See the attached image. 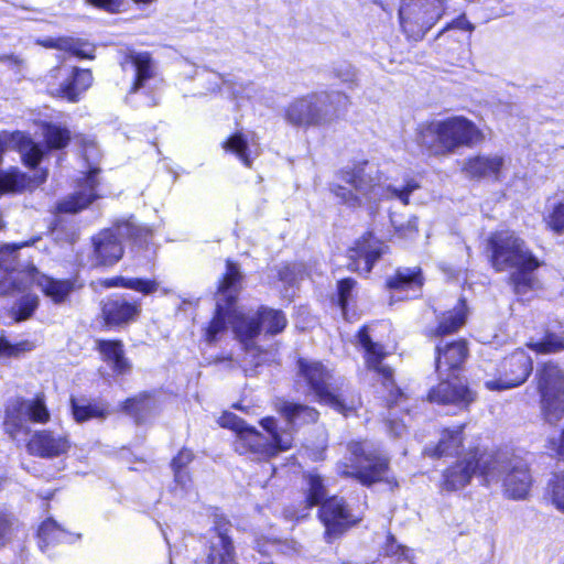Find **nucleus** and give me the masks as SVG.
<instances>
[{
	"label": "nucleus",
	"mask_w": 564,
	"mask_h": 564,
	"mask_svg": "<svg viewBox=\"0 0 564 564\" xmlns=\"http://www.w3.org/2000/svg\"><path fill=\"white\" fill-rule=\"evenodd\" d=\"M437 325L429 330L430 337H443L456 333L467 319V307L465 300L459 299L452 310L437 315Z\"/></svg>",
	"instance_id": "obj_27"
},
{
	"label": "nucleus",
	"mask_w": 564,
	"mask_h": 564,
	"mask_svg": "<svg viewBox=\"0 0 564 564\" xmlns=\"http://www.w3.org/2000/svg\"><path fill=\"white\" fill-rule=\"evenodd\" d=\"M87 3L108 11V12H118L124 3V0H86ZM137 3H150L152 0H133Z\"/></svg>",
	"instance_id": "obj_52"
},
{
	"label": "nucleus",
	"mask_w": 564,
	"mask_h": 564,
	"mask_svg": "<svg viewBox=\"0 0 564 564\" xmlns=\"http://www.w3.org/2000/svg\"><path fill=\"white\" fill-rule=\"evenodd\" d=\"M335 74L344 83H352L356 78V72L349 64L336 68Z\"/></svg>",
	"instance_id": "obj_58"
},
{
	"label": "nucleus",
	"mask_w": 564,
	"mask_h": 564,
	"mask_svg": "<svg viewBox=\"0 0 564 564\" xmlns=\"http://www.w3.org/2000/svg\"><path fill=\"white\" fill-rule=\"evenodd\" d=\"M208 91H216L220 85L224 83L223 77L217 73H208Z\"/></svg>",
	"instance_id": "obj_62"
},
{
	"label": "nucleus",
	"mask_w": 564,
	"mask_h": 564,
	"mask_svg": "<svg viewBox=\"0 0 564 564\" xmlns=\"http://www.w3.org/2000/svg\"><path fill=\"white\" fill-rule=\"evenodd\" d=\"M33 344L28 340L12 344L3 334L0 335V358L19 357L26 351L33 350Z\"/></svg>",
	"instance_id": "obj_46"
},
{
	"label": "nucleus",
	"mask_w": 564,
	"mask_h": 564,
	"mask_svg": "<svg viewBox=\"0 0 564 564\" xmlns=\"http://www.w3.org/2000/svg\"><path fill=\"white\" fill-rule=\"evenodd\" d=\"M151 230L139 226L134 219L118 221L111 228L100 230L91 238V263L95 267H110L123 256L122 241L131 240L135 245L148 242Z\"/></svg>",
	"instance_id": "obj_5"
},
{
	"label": "nucleus",
	"mask_w": 564,
	"mask_h": 564,
	"mask_svg": "<svg viewBox=\"0 0 564 564\" xmlns=\"http://www.w3.org/2000/svg\"><path fill=\"white\" fill-rule=\"evenodd\" d=\"M98 349L104 360L116 373L123 375L129 371L130 364L124 357L123 345L120 340H98Z\"/></svg>",
	"instance_id": "obj_33"
},
{
	"label": "nucleus",
	"mask_w": 564,
	"mask_h": 564,
	"mask_svg": "<svg viewBox=\"0 0 564 564\" xmlns=\"http://www.w3.org/2000/svg\"><path fill=\"white\" fill-rule=\"evenodd\" d=\"M193 453L189 449H181L171 463L172 469H185V467L193 460Z\"/></svg>",
	"instance_id": "obj_56"
},
{
	"label": "nucleus",
	"mask_w": 564,
	"mask_h": 564,
	"mask_svg": "<svg viewBox=\"0 0 564 564\" xmlns=\"http://www.w3.org/2000/svg\"><path fill=\"white\" fill-rule=\"evenodd\" d=\"M348 105L339 91H321L300 97L285 108V120L295 127L323 126L336 119Z\"/></svg>",
	"instance_id": "obj_4"
},
{
	"label": "nucleus",
	"mask_w": 564,
	"mask_h": 564,
	"mask_svg": "<svg viewBox=\"0 0 564 564\" xmlns=\"http://www.w3.org/2000/svg\"><path fill=\"white\" fill-rule=\"evenodd\" d=\"M389 431L394 436H401L405 431V424L397 421H389Z\"/></svg>",
	"instance_id": "obj_63"
},
{
	"label": "nucleus",
	"mask_w": 564,
	"mask_h": 564,
	"mask_svg": "<svg viewBox=\"0 0 564 564\" xmlns=\"http://www.w3.org/2000/svg\"><path fill=\"white\" fill-rule=\"evenodd\" d=\"M488 246L491 251V264L497 271L518 268L535 270L540 265L524 241L514 232H495L490 236Z\"/></svg>",
	"instance_id": "obj_11"
},
{
	"label": "nucleus",
	"mask_w": 564,
	"mask_h": 564,
	"mask_svg": "<svg viewBox=\"0 0 564 564\" xmlns=\"http://www.w3.org/2000/svg\"><path fill=\"white\" fill-rule=\"evenodd\" d=\"M279 411L291 427L314 423L318 419V412L315 409L286 401L281 402Z\"/></svg>",
	"instance_id": "obj_35"
},
{
	"label": "nucleus",
	"mask_w": 564,
	"mask_h": 564,
	"mask_svg": "<svg viewBox=\"0 0 564 564\" xmlns=\"http://www.w3.org/2000/svg\"><path fill=\"white\" fill-rule=\"evenodd\" d=\"M42 45L69 52L80 58H91L95 50L91 44L73 37L48 39Z\"/></svg>",
	"instance_id": "obj_37"
},
{
	"label": "nucleus",
	"mask_w": 564,
	"mask_h": 564,
	"mask_svg": "<svg viewBox=\"0 0 564 564\" xmlns=\"http://www.w3.org/2000/svg\"><path fill=\"white\" fill-rule=\"evenodd\" d=\"M132 65L135 68V79L131 87V93L138 91L144 86L145 82L154 77L155 67L149 53H133L130 55Z\"/></svg>",
	"instance_id": "obj_36"
},
{
	"label": "nucleus",
	"mask_w": 564,
	"mask_h": 564,
	"mask_svg": "<svg viewBox=\"0 0 564 564\" xmlns=\"http://www.w3.org/2000/svg\"><path fill=\"white\" fill-rule=\"evenodd\" d=\"M45 178V172L35 175L33 178L18 171L0 173V193L31 189L42 184Z\"/></svg>",
	"instance_id": "obj_34"
},
{
	"label": "nucleus",
	"mask_w": 564,
	"mask_h": 564,
	"mask_svg": "<svg viewBox=\"0 0 564 564\" xmlns=\"http://www.w3.org/2000/svg\"><path fill=\"white\" fill-rule=\"evenodd\" d=\"M347 449L349 456L337 464L338 474L356 478L367 486L383 479L388 459L375 444L368 441L351 442Z\"/></svg>",
	"instance_id": "obj_6"
},
{
	"label": "nucleus",
	"mask_w": 564,
	"mask_h": 564,
	"mask_svg": "<svg viewBox=\"0 0 564 564\" xmlns=\"http://www.w3.org/2000/svg\"><path fill=\"white\" fill-rule=\"evenodd\" d=\"M463 425L445 429L435 447H426L424 454L432 457L449 456L458 453L463 444Z\"/></svg>",
	"instance_id": "obj_32"
},
{
	"label": "nucleus",
	"mask_w": 564,
	"mask_h": 564,
	"mask_svg": "<svg viewBox=\"0 0 564 564\" xmlns=\"http://www.w3.org/2000/svg\"><path fill=\"white\" fill-rule=\"evenodd\" d=\"M107 286H121L139 291L143 294H151L158 290V283L151 280L138 279V278H115L106 282Z\"/></svg>",
	"instance_id": "obj_42"
},
{
	"label": "nucleus",
	"mask_w": 564,
	"mask_h": 564,
	"mask_svg": "<svg viewBox=\"0 0 564 564\" xmlns=\"http://www.w3.org/2000/svg\"><path fill=\"white\" fill-rule=\"evenodd\" d=\"M257 147L253 138L249 141L241 132L234 133L223 142V149L235 154L247 167L252 165L253 159L258 155Z\"/></svg>",
	"instance_id": "obj_31"
},
{
	"label": "nucleus",
	"mask_w": 564,
	"mask_h": 564,
	"mask_svg": "<svg viewBox=\"0 0 564 564\" xmlns=\"http://www.w3.org/2000/svg\"><path fill=\"white\" fill-rule=\"evenodd\" d=\"M447 29H459L468 32L474 31V25L466 19L465 15H460L455 19L451 24H448L442 32Z\"/></svg>",
	"instance_id": "obj_59"
},
{
	"label": "nucleus",
	"mask_w": 564,
	"mask_h": 564,
	"mask_svg": "<svg viewBox=\"0 0 564 564\" xmlns=\"http://www.w3.org/2000/svg\"><path fill=\"white\" fill-rule=\"evenodd\" d=\"M445 12V0H401L399 20L408 39L420 41Z\"/></svg>",
	"instance_id": "obj_12"
},
{
	"label": "nucleus",
	"mask_w": 564,
	"mask_h": 564,
	"mask_svg": "<svg viewBox=\"0 0 564 564\" xmlns=\"http://www.w3.org/2000/svg\"><path fill=\"white\" fill-rule=\"evenodd\" d=\"M0 62L7 64L15 73H21L25 67V62L18 55H2Z\"/></svg>",
	"instance_id": "obj_57"
},
{
	"label": "nucleus",
	"mask_w": 564,
	"mask_h": 564,
	"mask_svg": "<svg viewBox=\"0 0 564 564\" xmlns=\"http://www.w3.org/2000/svg\"><path fill=\"white\" fill-rule=\"evenodd\" d=\"M387 247L372 234H367L348 250V268L361 274H368L375 262L386 252Z\"/></svg>",
	"instance_id": "obj_23"
},
{
	"label": "nucleus",
	"mask_w": 564,
	"mask_h": 564,
	"mask_svg": "<svg viewBox=\"0 0 564 564\" xmlns=\"http://www.w3.org/2000/svg\"><path fill=\"white\" fill-rule=\"evenodd\" d=\"M140 313V304L123 296H111L102 306V314L108 325H123L134 321Z\"/></svg>",
	"instance_id": "obj_26"
},
{
	"label": "nucleus",
	"mask_w": 564,
	"mask_h": 564,
	"mask_svg": "<svg viewBox=\"0 0 564 564\" xmlns=\"http://www.w3.org/2000/svg\"><path fill=\"white\" fill-rule=\"evenodd\" d=\"M497 463L492 455L480 454L478 449L470 451L445 470L442 489L447 491L463 489L477 473L480 474L486 484H489L495 479V471L491 469V464Z\"/></svg>",
	"instance_id": "obj_14"
},
{
	"label": "nucleus",
	"mask_w": 564,
	"mask_h": 564,
	"mask_svg": "<svg viewBox=\"0 0 564 564\" xmlns=\"http://www.w3.org/2000/svg\"><path fill=\"white\" fill-rule=\"evenodd\" d=\"M39 544L40 547L45 551L51 544L69 542L73 536L61 528L53 519L45 520L39 528Z\"/></svg>",
	"instance_id": "obj_39"
},
{
	"label": "nucleus",
	"mask_w": 564,
	"mask_h": 564,
	"mask_svg": "<svg viewBox=\"0 0 564 564\" xmlns=\"http://www.w3.org/2000/svg\"><path fill=\"white\" fill-rule=\"evenodd\" d=\"M543 220L547 228L561 235L564 231V198H549L545 206Z\"/></svg>",
	"instance_id": "obj_40"
},
{
	"label": "nucleus",
	"mask_w": 564,
	"mask_h": 564,
	"mask_svg": "<svg viewBox=\"0 0 564 564\" xmlns=\"http://www.w3.org/2000/svg\"><path fill=\"white\" fill-rule=\"evenodd\" d=\"M382 176V173L367 161L358 162L339 170L328 188L340 204L349 208L373 209L379 202L391 198L408 205L410 195L420 187L413 178L406 180L402 186H394L386 184Z\"/></svg>",
	"instance_id": "obj_1"
},
{
	"label": "nucleus",
	"mask_w": 564,
	"mask_h": 564,
	"mask_svg": "<svg viewBox=\"0 0 564 564\" xmlns=\"http://www.w3.org/2000/svg\"><path fill=\"white\" fill-rule=\"evenodd\" d=\"M528 346L532 350H535L536 352H541V354L557 352V351L564 349V338L558 337L554 334H547L540 341L531 340L530 343H528Z\"/></svg>",
	"instance_id": "obj_45"
},
{
	"label": "nucleus",
	"mask_w": 564,
	"mask_h": 564,
	"mask_svg": "<svg viewBox=\"0 0 564 564\" xmlns=\"http://www.w3.org/2000/svg\"><path fill=\"white\" fill-rule=\"evenodd\" d=\"M494 458L498 462L491 464L495 479L502 470L506 473L502 480L506 496L514 500L527 498L532 484L527 463L517 457L509 459L507 463L502 462L500 457L494 456Z\"/></svg>",
	"instance_id": "obj_19"
},
{
	"label": "nucleus",
	"mask_w": 564,
	"mask_h": 564,
	"mask_svg": "<svg viewBox=\"0 0 564 564\" xmlns=\"http://www.w3.org/2000/svg\"><path fill=\"white\" fill-rule=\"evenodd\" d=\"M516 271L511 275V281L514 288V292L518 295H525L533 289L535 283L532 272L534 270H527L523 268L514 269Z\"/></svg>",
	"instance_id": "obj_44"
},
{
	"label": "nucleus",
	"mask_w": 564,
	"mask_h": 564,
	"mask_svg": "<svg viewBox=\"0 0 564 564\" xmlns=\"http://www.w3.org/2000/svg\"><path fill=\"white\" fill-rule=\"evenodd\" d=\"M155 400L147 393L127 399L123 403V410L133 416L137 423L145 421L148 416L155 411Z\"/></svg>",
	"instance_id": "obj_38"
},
{
	"label": "nucleus",
	"mask_w": 564,
	"mask_h": 564,
	"mask_svg": "<svg viewBox=\"0 0 564 564\" xmlns=\"http://www.w3.org/2000/svg\"><path fill=\"white\" fill-rule=\"evenodd\" d=\"M258 551L262 554L281 553L292 555L299 552L297 545L293 541H273L269 545H258Z\"/></svg>",
	"instance_id": "obj_50"
},
{
	"label": "nucleus",
	"mask_w": 564,
	"mask_h": 564,
	"mask_svg": "<svg viewBox=\"0 0 564 564\" xmlns=\"http://www.w3.org/2000/svg\"><path fill=\"white\" fill-rule=\"evenodd\" d=\"M219 424L224 427H228L235 431L237 436H239L241 431H245L249 427L240 417L232 413H224L219 417Z\"/></svg>",
	"instance_id": "obj_53"
},
{
	"label": "nucleus",
	"mask_w": 564,
	"mask_h": 564,
	"mask_svg": "<svg viewBox=\"0 0 564 564\" xmlns=\"http://www.w3.org/2000/svg\"><path fill=\"white\" fill-rule=\"evenodd\" d=\"M15 518L7 510L0 509V545H3L14 528Z\"/></svg>",
	"instance_id": "obj_51"
},
{
	"label": "nucleus",
	"mask_w": 564,
	"mask_h": 564,
	"mask_svg": "<svg viewBox=\"0 0 564 564\" xmlns=\"http://www.w3.org/2000/svg\"><path fill=\"white\" fill-rule=\"evenodd\" d=\"M241 273L236 263L227 261L226 273L219 283L216 294V313L205 332V339L212 344L217 336L226 330L227 324L232 326L236 315H243L236 308Z\"/></svg>",
	"instance_id": "obj_10"
},
{
	"label": "nucleus",
	"mask_w": 564,
	"mask_h": 564,
	"mask_svg": "<svg viewBox=\"0 0 564 564\" xmlns=\"http://www.w3.org/2000/svg\"><path fill=\"white\" fill-rule=\"evenodd\" d=\"M482 139L477 126L462 116L422 124L417 133L420 147L434 156L449 155L460 147H473Z\"/></svg>",
	"instance_id": "obj_3"
},
{
	"label": "nucleus",
	"mask_w": 564,
	"mask_h": 564,
	"mask_svg": "<svg viewBox=\"0 0 564 564\" xmlns=\"http://www.w3.org/2000/svg\"><path fill=\"white\" fill-rule=\"evenodd\" d=\"M356 282L352 279H343L338 282V302L343 310L346 308L350 292L354 289Z\"/></svg>",
	"instance_id": "obj_55"
},
{
	"label": "nucleus",
	"mask_w": 564,
	"mask_h": 564,
	"mask_svg": "<svg viewBox=\"0 0 564 564\" xmlns=\"http://www.w3.org/2000/svg\"><path fill=\"white\" fill-rule=\"evenodd\" d=\"M39 305V297L33 294H28L19 300L14 311L15 321H25L32 316Z\"/></svg>",
	"instance_id": "obj_47"
},
{
	"label": "nucleus",
	"mask_w": 564,
	"mask_h": 564,
	"mask_svg": "<svg viewBox=\"0 0 564 564\" xmlns=\"http://www.w3.org/2000/svg\"><path fill=\"white\" fill-rule=\"evenodd\" d=\"M549 486L553 505L564 512V473L554 475Z\"/></svg>",
	"instance_id": "obj_49"
},
{
	"label": "nucleus",
	"mask_w": 564,
	"mask_h": 564,
	"mask_svg": "<svg viewBox=\"0 0 564 564\" xmlns=\"http://www.w3.org/2000/svg\"><path fill=\"white\" fill-rule=\"evenodd\" d=\"M98 172V169H91L88 174L78 180L75 192L61 199L56 205V210L65 214H77L99 198L97 193L99 185Z\"/></svg>",
	"instance_id": "obj_21"
},
{
	"label": "nucleus",
	"mask_w": 564,
	"mask_h": 564,
	"mask_svg": "<svg viewBox=\"0 0 564 564\" xmlns=\"http://www.w3.org/2000/svg\"><path fill=\"white\" fill-rule=\"evenodd\" d=\"M435 370L440 377L455 375L468 357V346L465 339L445 341L440 339L435 346Z\"/></svg>",
	"instance_id": "obj_24"
},
{
	"label": "nucleus",
	"mask_w": 564,
	"mask_h": 564,
	"mask_svg": "<svg viewBox=\"0 0 564 564\" xmlns=\"http://www.w3.org/2000/svg\"><path fill=\"white\" fill-rule=\"evenodd\" d=\"M441 382L431 389L429 400L440 404L468 406L475 400V393L456 375H444Z\"/></svg>",
	"instance_id": "obj_22"
},
{
	"label": "nucleus",
	"mask_w": 564,
	"mask_h": 564,
	"mask_svg": "<svg viewBox=\"0 0 564 564\" xmlns=\"http://www.w3.org/2000/svg\"><path fill=\"white\" fill-rule=\"evenodd\" d=\"M542 410L550 424L564 417V375L552 362L544 364L536 372Z\"/></svg>",
	"instance_id": "obj_15"
},
{
	"label": "nucleus",
	"mask_w": 564,
	"mask_h": 564,
	"mask_svg": "<svg viewBox=\"0 0 564 564\" xmlns=\"http://www.w3.org/2000/svg\"><path fill=\"white\" fill-rule=\"evenodd\" d=\"M390 221L395 232L403 238H412L417 231L416 217H410L406 221L400 219L395 214L390 215Z\"/></svg>",
	"instance_id": "obj_48"
},
{
	"label": "nucleus",
	"mask_w": 564,
	"mask_h": 564,
	"mask_svg": "<svg viewBox=\"0 0 564 564\" xmlns=\"http://www.w3.org/2000/svg\"><path fill=\"white\" fill-rule=\"evenodd\" d=\"M357 339L365 350L367 368L381 377L382 386L389 391V400L397 403L398 398H401L403 394L394 386L393 370L382 362L387 356L384 347L381 344L371 340L367 327L359 330Z\"/></svg>",
	"instance_id": "obj_18"
},
{
	"label": "nucleus",
	"mask_w": 564,
	"mask_h": 564,
	"mask_svg": "<svg viewBox=\"0 0 564 564\" xmlns=\"http://www.w3.org/2000/svg\"><path fill=\"white\" fill-rule=\"evenodd\" d=\"M196 564H235L232 541L225 531H218L210 542L208 555Z\"/></svg>",
	"instance_id": "obj_30"
},
{
	"label": "nucleus",
	"mask_w": 564,
	"mask_h": 564,
	"mask_svg": "<svg viewBox=\"0 0 564 564\" xmlns=\"http://www.w3.org/2000/svg\"><path fill=\"white\" fill-rule=\"evenodd\" d=\"M231 90H232V96L236 100H240L242 98H250L251 95L250 93L253 91V87H252V84H248L246 87H242L241 85L237 86V85H234L231 87Z\"/></svg>",
	"instance_id": "obj_60"
},
{
	"label": "nucleus",
	"mask_w": 564,
	"mask_h": 564,
	"mask_svg": "<svg viewBox=\"0 0 564 564\" xmlns=\"http://www.w3.org/2000/svg\"><path fill=\"white\" fill-rule=\"evenodd\" d=\"M557 454L564 459V430L557 446Z\"/></svg>",
	"instance_id": "obj_64"
},
{
	"label": "nucleus",
	"mask_w": 564,
	"mask_h": 564,
	"mask_svg": "<svg viewBox=\"0 0 564 564\" xmlns=\"http://www.w3.org/2000/svg\"><path fill=\"white\" fill-rule=\"evenodd\" d=\"M261 426L270 434V437L262 435L254 427L249 426L236 436L235 451L240 455H249L252 459H268L281 451L292 446V436L288 432L280 433L273 417L261 420Z\"/></svg>",
	"instance_id": "obj_9"
},
{
	"label": "nucleus",
	"mask_w": 564,
	"mask_h": 564,
	"mask_svg": "<svg viewBox=\"0 0 564 564\" xmlns=\"http://www.w3.org/2000/svg\"><path fill=\"white\" fill-rule=\"evenodd\" d=\"M21 245H0V295H11L26 291L36 284L55 304L64 303L70 293L82 285L77 278L57 280L41 273L34 265L20 269L17 264V251Z\"/></svg>",
	"instance_id": "obj_2"
},
{
	"label": "nucleus",
	"mask_w": 564,
	"mask_h": 564,
	"mask_svg": "<svg viewBox=\"0 0 564 564\" xmlns=\"http://www.w3.org/2000/svg\"><path fill=\"white\" fill-rule=\"evenodd\" d=\"M50 420V412L42 397L32 400H11L4 411L3 429L12 438L30 433L29 423H46Z\"/></svg>",
	"instance_id": "obj_16"
},
{
	"label": "nucleus",
	"mask_w": 564,
	"mask_h": 564,
	"mask_svg": "<svg viewBox=\"0 0 564 564\" xmlns=\"http://www.w3.org/2000/svg\"><path fill=\"white\" fill-rule=\"evenodd\" d=\"M297 382H304L315 394L319 402L334 408L344 415L354 411V404H346L334 391L333 375L322 362L299 359Z\"/></svg>",
	"instance_id": "obj_13"
},
{
	"label": "nucleus",
	"mask_w": 564,
	"mask_h": 564,
	"mask_svg": "<svg viewBox=\"0 0 564 564\" xmlns=\"http://www.w3.org/2000/svg\"><path fill=\"white\" fill-rule=\"evenodd\" d=\"M69 446V441L64 434L50 430L36 431L26 445L31 455L43 458L58 457L65 454Z\"/></svg>",
	"instance_id": "obj_25"
},
{
	"label": "nucleus",
	"mask_w": 564,
	"mask_h": 564,
	"mask_svg": "<svg viewBox=\"0 0 564 564\" xmlns=\"http://www.w3.org/2000/svg\"><path fill=\"white\" fill-rule=\"evenodd\" d=\"M73 416L77 422H85L94 417H106L107 413L102 406L91 404L85 399H70Z\"/></svg>",
	"instance_id": "obj_41"
},
{
	"label": "nucleus",
	"mask_w": 564,
	"mask_h": 564,
	"mask_svg": "<svg viewBox=\"0 0 564 564\" xmlns=\"http://www.w3.org/2000/svg\"><path fill=\"white\" fill-rule=\"evenodd\" d=\"M503 158L499 155H476L465 161L463 171L470 178H499Z\"/></svg>",
	"instance_id": "obj_28"
},
{
	"label": "nucleus",
	"mask_w": 564,
	"mask_h": 564,
	"mask_svg": "<svg viewBox=\"0 0 564 564\" xmlns=\"http://www.w3.org/2000/svg\"><path fill=\"white\" fill-rule=\"evenodd\" d=\"M307 485V502L310 506L322 503L319 518L325 525V533L330 538H335L350 525L358 521L351 511L345 505L343 498L332 497L325 500L326 488L319 475L310 471L304 476Z\"/></svg>",
	"instance_id": "obj_7"
},
{
	"label": "nucleus",
	"mask_w": 564,
	"mask_h": 564,
	"mask_svg": "<svg viewBox=\"0 0 564 564\" xmlns=\"http://www.w3.org/2000/svg\"><path fill=\"white\" fill-rule=\"evenodd\" d=\"M423 285L421 269L400 268L395 274L387 280V286L390 290L406 292V296H416Z\"/></svg>",
	"instance_id": "obj_29"
},
{
	"label": "nucleus",
	"mask_w": 564,
	"mask_h": 564,
	"mask_svg": "<svg viewBox=\"0 0 564 564\" xmlns=\"http://www.w3.org/2000/svg\"><path fill=\"white\" fill-rule=\"evenodd\" d=\"M384 552L387 556L395 557L399 561L401 558H408L410 550L403 545L398 544L395 539L390 535L388 536Z\"/></svg>",
	"instance_id": "obj_54"
},
{
	"label": "nucleus",
	"mask_w": 564,
	"mask_h": 564,
	"mask_svg": "<svg viewBox=\"0 0 564 564\" xmlns=\"http://www.w3.org/2000/svg\"><path fill=\"white\" fill-rule=\"evenodd\" d=\"M50 78L57 80V83L48 82L50 94L73 102L77 101L79 95L93 83L91 73L77 67H56L52 69Z\"/></svg>",
	"instance_id": "obj_17"
},
{
	"label": "nucleus",
	"mask_w": 564,
	"mask_h": 564,
	"mask_svg": "<svg viewBox=\"0 0 564 564\" xmlns=\"http://www.w3.org/2000/svg\"><path fill=\"white\" fill-rule=\"evenodd\" d=\"M232 323L236 338L240 341L247 355L256 357L260 354L256 339L261 334V330L265 335L274 336L283 332L288 319L280 310L260 306L252 315H236Z\"/></svg>",
	"instance_id": "obj_8"
},
{
	"label": "nucleus",
	"mask_w": 564,
	"mask_h": 564,
	"mask_svg": "<svg viewBox=\"0 0 564 564\" xmlns=\"http://www.w3.org/2000/svg\"><path fill=\"white\" fill-rule=\"evenodd\" d=\"M533 368L532 359L523 350H517L501 364L497 379L487 380L488 390H507L525 382Z\"/></svg>",
	"instance_id": "obj_20"
},
{
	"label": "nucleus",
	"mask_w": 564,
	"mask_h": 564,
	"mask_svg": "<svg viewBox=\"0 0 564 564\" xmlns=\"http://www.w3.org/2000/svg\"><path fill=\"white\" fill-rule=\"evenodd\" d=\"M44 138L51 149L65 148L69 141V131L56 124H46L44 128Z\"/></svg>",
	"instance_id": "obj_43"
},
{
	"label": "nucleus",
	"mask_w": 564,
	"mask_h": 564,
	"mask_svg": "<svg viewBox=\"0 0 564 564\" xmlns=\"http://www.w3.org/2000/svg\"><path fill=\"white\" fill-rule=\"evenodd\" d=\"M174 479L177 485L185 488L191 481L189 476L185 469L173 468Z\"/></svg>",
	"instance_id": "obj_61"
}]
</instances>
